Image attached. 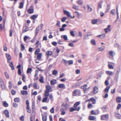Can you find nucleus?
<instances>
[{"mask_svg":"<svg viewBox=\"0 0 121 121\" xmlns=\"http://www.w3.org/2000/svg\"><path fill=\"white\" fill-rule=\"evenodd\" d=\"M43 25V24H41L40 25L36 27L35 31V36L37 35L39 30L42 28Z\"/></svg>","mask_w":121,"mask_h":121,"instance_id":"1","label":"nucleus"},{"mask_svg":"<svg viewBox=\"0 0 121 121\" xmlns=\"http://www.w3.org/2000/svg\"><path fill=\"white\" fill-rule=\"evenodd\" d=\"M63 12L64 14L66 15L68 18H72V17L70 15V13L69 12L65 10H63Z\"/></svg>","mask_w":121,"mask_h":121,"instance_id":"2","label":"nucleus"},{"mask_svg":"<svg viewBox=\"0 0 121 121\" xmlns=\"http://www.w3.org/2000/svg\"><path fill=\"white\" fill-rule=\"evenodd\" d=\"M80 108L81 107L80 106L78 107V108H70V112H71L75 110L79 111L80 109Z\"/></svg>","mask_w":121,"mask_h":121,"instance_id":"3","label":"nucleus"},{"mask_svg":"<svg viewBox=\"0 0 121 121\" xmlns=\"http://www.w3.org/2000/svg\"><path fill=\"white\" fill-rule=\"evenodd\" d=\"M87 85L86 84H85L83 86L81 87V89H83L84 92H86L87 90H88V89L86 88Z\"/></svg>","mask_w":121,"mask_h":121,"instance_id":"4","label":"nucleus"},{"mask_svg":"<svg viewBox=\"0 0 121 121\" xmlns=\"http://www.w3.org/2000/svg\"><path fill=\"white\" fill-rule=\"evenodd\" d=\"M58 87L59 88H62L63 89H65L66 88L65 85L63 84H58Z\"/></svg>","mask_w":121,"mask_h":121,"instance_id":"5","label":"nucleus"},{"mask_svg":"<svg viewBox=\"0 0 121 121\" xmlns=\"http://www.w3.org/2000/svg\"><path fill=\"white\" fill-rule=\"evenodd\" d=\"M108 118V116L107 114L103 115L101 116V119L102 120H105L106 119Z\"/></svg>","mask_w":121,"mask_h":121,"instance_id":"6","label":"nucleus"},{"mask_svg":"<svg viewBox=\"0 0 121 121\" xmlns=\"http://www.w3.org/2000/svg\"><path fill=\"white\" fill-rule=\"evenodd\" d=\"M3 112L6 117H9V112L6 109L4 110Z\"/></svg>","mask_w":121,"mask_h":121,"instance_id":"7","label":"nucleus"},{"mask_svg":"<svg viewBox=\"0 0 121 121\" xmlns=\"http://www.w3.org/2000/svg\"><path fill=\"white\" fill-rule=\"evenodd\" d=\"M25 0H23L21 2L19 7L20 9H22L23 7L24 4V3Z\"/></svg>","mask_w":121,"mask_h":121,"instance_id":"8","label":"nucleus"},{"mask_svg":"<svg viewBox=\"0 0 121 121\" xmlns=\"http://www.w3.org/2000/svg\"><path fill=\"white\" fill-rule=\"evenodd\" d=\"M98 87L97 86H95L93 89V93L94 94H96L98 92Z\"/></svg>","mask_w":121,"mask_h":121,"instance_id":"9","label":"nucleus"},{"mask_svg":"<svg viewBox=\"0 0 121 121\" xmlns=\"http://www.w3.org/2000/svg\"><path fill=\"white\" fill-rule=\"evenodd\" d=\"M102 3L103 2L102 1H100L99 3L97 9V11H99V9L102 8Z\"/></svg>","mask_w":121,"mask_h":121,"instance_id":"10","label":"nucleus"},{"mask_svg":"<svg viewBox=\"0 0 121 121\" xmlns=\"http://www.w3.org/2000/svg\"><path fill=\"white\" fill-rule=\"evenodd\" d=\"M120 71V70L119 69L117 70L115 73V78L116 79H118L119 78V75Z\"/></svg>","mask_w":121,"mask_h":121,"instance_id":"11","label":"nucleus"},{"mask_svg":"<svg viewBox=\"0 0 121 121\" xmlns=\"http://www.w3.org/2000/svg\"><path fill=\"white\" fill-rule=\"evenodd\" d=\"M46 88L47 89L46 91L49 92H51L52 91V90L51 86L48 85H47L46 86Z\"/></svg>","mask_w":121,"mask_h":121,"instance_id":"12","label":"nucleus"},{"mask_svg":"<svg viewBox=\"0 0 121 121\" xmlns=\"http://www.w3.org/2000/svg\"><path fill=\"white\" fill-rule=\"evenodd\" d=\"M28 12L29 14L32 13L34 12V9H29L28 10Z\"/></svg>","mask_w":121,"mask_h":121,"instance_id":"13","label":"nucleus"},{"mask_svg":"<svg viewBox=\"0 0 121 121\" xmlns=\"http://www.w3.org/2000/svg\"><path fill=\"white\" fill-rule=\"evenodd\" d=\"M96 118L95 117L93 116H90L89 117V119L91 120H94Z\"/></svg>","mask_w":121,"mask_h":121,"instance_id":"14","label":"nucleus"},{"mask_svg":"<svg viewBox=\"0 0 121 121\" xmlns=\"http://www.w3.org/2000/svg\"><path fill=\"white\" fill-rule=\"evenodd\" d=\"M21 93L22 95H26L27 94V91H22Z\"/></svg>","mask_w":121,"mask_h":121,"instance_id":"15","label":"nucleus"},{"mask_svg":"<svg viewBox=\"0 0 121 121\" xmlns=\"http://www.w3.org/2000/svg\"><path fill=\"white\" fill-rule=\"evenodd\" d=\"M116 10L114 9H113L112 10L110 13L111 14H112L113 15H115L116 14Z\"/></svg>","mask_w":121,"mask_h":121,"instance_id":"16","label":"nucleus"},{"mask_svg":"<svg viewBox=\"0 0 121 121\" xmlns=\"http://www.w3.org/2000/svg\"><path fill=\"white\" fill-rule=\"evenodd\" d=\"M42 120L43 121H47V116L45 115H42Z\"/></svg>","mask_w":121,"mask_h":121,"instance_id":"17","label":"nucleus"},{"mask_svg":"<svg viewBox=\"0 0 121 121\" xmlns=\"http://www.w3.org/2000/svg\"><path fill=\"white\" fill-rule=\"evenodd\" d=\"M9 65L11 67V68L13 70H14V68L13 64L12 62H11L9 64Z\"/></svg>","mask_w":121,"mask_h":121,"instance_id":"18","label":"nucleus"},{"mask_svg":"<svg viewBox=\"0 0 121 121\" xmlns=\"http://www.w3.org/2000/svg\"><path fill=\"white\" fill-rule=\"evenodd\" d=\"M80 102H76L74 104V108H78L77 106L80 104Z\"/></svg>","mask_w":121,"mask_h":121,"instance_id":"19","label":"nucleus"},{"mask_svg":"<svg viewBox=\"0 0 121 121\" xmlns=\"http://www.w3.org/2000/svg\"><path fill=\"white\" fill-rule=\"evenodd\" d=\"M38 16V15H33L31 16V18L33 20H35L37 18Z\"/></svg>","mask_w":121,"mask_h":121,"instance_id":"20","label":"nucleus"},{"mask_svg":"<svg viewBox=\"0 0 121 121\" xmlns=\"http://www.w3.org/2000/svg\"><path fill=\"white\" fill-rule=\"evenodd\" d=\"M61 37L62 38L63 37V39L65 40H67L68 39L67 36L66 35H62L61 36Z\"/></svg>","mask_w":121,"mask_h":121,"instance_id":"21","label":"nucleus"},{"mask_svg":"<svg viewBox=\"0 0 121 121\" xmlns=\"http://www.w3.org/2000/svg\"><path fill=\"white\" fill-rule=\"evenodd\" d=\"M46 53L48 56H49L52 54V52L51 51H48Z\"/></svg>","mask_w":121,"mask_h":121,"instance_id":"22","label":"nucleus"},{"mask_svg":"<svg viewBox=\"0 0 121 121\" xmlns=\"http://www.w3.org/2000/svg\"><path fill=\"white\" fill-rule=\"evenodd\" d=\"M106 73L107 74L110 75H112L113 74L112 72L109 71H106Z\"/></svg>","mask_w":121,"mask_h":121,"instance_id":"23","label":"nucleus"},{"mask_svg":"<svg viewBox=\"0 0 121 121\" xmlns=\"http://www.w3.org/2000/svg\"><path fill=\"white\" fill-rule=\"evenodd\" d=\"M43 78L42 76H41L40 78V79H39V82L42 83H44V82L43 81Z\"/></svg>","mask_w":121,"mask_h":121,"instance_id":"24","label":"nucleus"},{"mask_svg":"<svg viewBox=\"0 0 121 121\" xmlns=\"http://www.w3.org/2000/svg\"><path fill=\"white\" fill-rule=\"evenodd\" d=\"M87 10L88 11L90 12L92 10V9L90 6L88 4L87 5Z\"/></svg>","mask_w":121,"mask_h":121,"instance_id":"25","label":"nucleus"},{"mask_svg":"<svg viewBox=\"0 0 121 121\" xmlns=\"http://www.w3.org/2000/svg\"><path fill=\"white\" fill-rule=\"evenodd\" d=\"M32 71V69L31 68H28L27 72V73H31Z\"/></svg>","mask_w":121,"mask_h":121,"instance_id":"26","label":"nucleus"},{"mask_svg":"<svg viewBox=\"0 0 121 121\" xmlns=\"http://www.w3.org/2000/svg\"><path fill=\"white\" fill-rule=\"evenodd\" d=\"M105 36V34H103L102 35H98L97 36V37H100L101 38L103 39L104 38Z\"/></svg>","mask_w":121,"mask_h":121,"instance_id":"27","label":"nucleus"},{"mask_svg":"<svg viewBox=\"0 0 121 121\" xmlns=\"http://www.w3.org/2000/svg\"><path fill=\"white\" fill-rule=\"evenodd\" d=\"M3 104L4 106L5 107H7L8 106V104L7 103L6 101H3Z\"/></svg>","mask_w":121,"mask_h":121,"instance_id":"28","label":"nucleus"},{"mask_svg":"<svg viewBox=\"0 0 121 121\" xmlns=\"http://www.w3.org/2000/svg\"><path fill=\"white\" fill-rule=\"evenodd\" d=\"M4 74L6 78L7 79H9V76L7 73L6 72H5L4 73Z\"/></svg>","mask_w":121,"mask_h":121,"instance_id":"29","label":"nucleus"},{"mask_svg":"<svg viewBox=\"0 0 121 121\" xmlns=\"http://www.w3.org/2000/svg\"><path fill=\"white\" fill-rule=\"evenodd\" d=\"M14 100L15 102H18L20 101V99L19 98H14Z\"/></svg>","mask_w":121,"mask_h":121,"instance_id":"30","label":"nucleus"},{"mask_svg":"<svg viewBox=\"0 0 121 121\" xmlns=\"http://www.w3.org/2000/svg\"><path fill=\"white\" fill-rule=\"evenodd\" d=\"M56 82V81L54 79L52 80L51 82V85H54Z\"/></svg>","mask_w":121,"mask_h":121,"instance_id":"31","label":"nucleus"},{"mask_svg":"<svg viewBox=\"0 0 121 121\" xmlns=\"http://www.w3.org/2000/svg\"><path fill=\"white\" fill-rule=\"evenodd\" d=\"M6 56L7 59H11V56L9 54H6Z\"/></svg>","mask_w":121,"mask_h":121,"instance_id":"32","label":"nucleus"},{"mask_svg":"<svg viewBox=\"0 0 121 121\" xmlns=\"http://www.w3.org/2000/svg\"><path fill=\"white\" fill-rule=\"evenodd\" d=\"M67 18L66 17H63L61 19V21L63 22H65V20L67 19Z\"/></svg>","mask_w":121,"mask_h":121,"instance_id":"33","label":"nucleus"},{"mask_svg":"<svg viewBox=\"0 0 121 121\" xmlns=\"http://www.w3.org/2000/svg\"><path fill=\"white\" fill-rule=\"evenodd\" d=\"M91 43L94 45H95L96 44L95 41L94 39H92L91 40Z\"/></svg>","mask_w":121,"mask_h":121,"instance_id":"34","label":"nucleus"},{"mask_svg":"<svg viewBox=\"0 0 121 121\" xmlns=\"http://www.w3.org/2000/svg\"><path fill=\"white\" fill-rule=\"evenodd\" d=\"M105 49V47L102 46L101 48H99V51H104Z\"/></svg>","mask_w":121,"mask_h":121,"instance_id":"35","label":"nucleus"},{"mask_svg":"<svg viewBox=\"0 0 121 121\" xmlns=\"http://www.w3.org/2000/svg\"><path fill=\"white\" fill-rule=\"evenodd\" d=\"M57 73V71L56 70H53L52 72V74L54 75H56Z\"/></svg>","mask_w":121,"mask_h":121,"instance_id":"36","label":"nucleus"},{"mask_svg":"<svg viewBox=\"0 0 121 121\" xmlns=\"http://www.w3.org/2000/svg\"><path fill=\"white\" fill-rule=\"evenodd\" d=\"M40 50L39 48L37 49L35 51V54H38L40 52Z\"/></svg>","mask_w":121,"mask_h":121,"instance_id":"37","label":"nucleus"},{"mask_svg":"<svg viewBox=\"0 0 121 121\" xmlns=\"http://www.w3.org/2000/svg\"><path fill=\"white\" fill-rule=\"evenodd\" d=\"M63 60L64 61V62L65 63V65H68V61H67L64 59H63Z\"/></svg>","mask_w":121,"mask_h":121,"instance_id":"38","label":"nucleus"},{"mask_svg":"<svg viewBox=\"0 0 121 121\" xmlns=\"http://www.w3.org/2000/svg\"><path fill=\"white\" fill-rule=\"evenodd\" d=\"M109 54L110 56H113L114 55L113 52L112 51H110L109 53Z\"/></svg>","mask_w":121,"mask_h":121,"instance_id":"39","label":"nucleus"},{"mask_svg":"<svg viewBox=\"0 0 121 121\" xmlns=\"http://www.w3.org/2000/svg\"><path fill=\"white\" fill-rule=\"evenodd\" d=\"M110 87L109 86H107L104 89V91L107 92H108L110 89Z\"/></svg>","mask_w":121,"mask_h":121,"instance_id":"40","label":"nucleus"},{"mask_svg":"<svg viewBox=\"0 0 121 121\" xmlns=\"http://www.w3.org/2000/svg\"><path fill=\"white\" fill-rule=\"evenodd\" d=\"M49 93L48 91H46L45 92V95L44 96L45 97H47L49 96Z\"/></svg>","mask_w":121,"mask_h":121,"instance_id":"41","label":"nucleus"},{"mask_svg":"<svg viewBox=\"0 0 121 121\" xmlns=\"http://www.w3.org/2000/svg\"><path fill=\"white\" fill-rule=\"evenodd\" d=\"M117 101L119 103L121 102V98L120 97H117L116 98Z\"/></svg>","mask_w":121,"mask_h":121,"instance_id":"42","label":"nucleus"},{"mask_svg":"<svg viewBox=\"0 0 121 121\" xmlns=\"http://www.w3.org/2000/svg\"><path fill=\"white\" fill-rule=\"evenodd\" d=\"M1 86V87L2 89L3 90H4L5 89V87L4 85V84H3L2 85H0Z\"/></svg>","mask_w":121,"mask_h":121,"instance_id":"43","label":"nucleus"},{"mask_svg":"<svg viewBox=\"0 0 121 121\" xmlns=\"http://www.w3.org/2000/svg\"><path fill=\"white\" fill-rule=\"evenodd\" d=\"M78 6H77L76 5H73V8L74 9L77 10L78 9Z\"/></svg>","mask_w":121,"mask_h":121,"instance_id":"44","label":"nucleus"},{"mask_svg":"<svg viewBox=\"0 0 121 121\" xmlns=\"http://www.w3.org/2000/svg\"><path fill=\"white\" fill-rule=\"evenodd\" d=\"M11 92L12 94L13 95H15V94H16V91L15 90H13V89H12L11 90Z\"/></svg>","mask_w":121,"mask_h":121,"instance_id":"45","label":"nucleus"},{"mask_svg":"<svg viewBox=\"0 0 121 121\" xmlns=\"http://www.w3.org/2000/svg\"><path fill=\"white\" fill-rule=\"evenodd\" d=\"M42 54L41 53H39L37 56V58L38 59H39L41 58Z\"/></svg>","mask_w":121,"mask_h":121,"instance_id":"46","label":"nucleus"},{"mask_svg":"<svg viewBox=\"0 0 121 121\" xmlns=\"http://www.w3.org/2000/svg\"><path fill=\"white\" fill-rule=\"evenodd\" d=\"M56 25L58 26L59 27H60V21H57V23L56 24Z\"/></svg>","mask_w":121,"mask_h":121,"instance_id":"47","label":"nucleus"},{"mask_svg":"<svg viewBox=\"0 0 121 121\" xmlns=\"http://www.w3.org/2000/svg\"><path fill=\"white\" fill-rule=\"evenodd\" d=\"M97 22V19L93 20L92 21V23L93 24H95Z\"/></svg>","mask_w":121,"mask_h":121,"instance_id":"48","label":"nucleus"},{"mask_svg":"<svg viewBox=\"0 0 121 121\" xmlns=\"http://www.w3.org/2000/svg\"><path fill=\"white\" fill-rule=\"evenodd\" d=\"M77 3L79 4H82V1L81 0H79L77 1Z\"/></svg>","mask_w":121,"mask_h":121,"instance_id":"49","label":"nucleus"},{"mask_svg":"<svg viewBox=\"0 0 121 121\" xmlns=\"http://www.w3.org/2000/svg\"><path fill=\"white\" fill-rule=\"evenodd\" d=\"M50 112L52 113H53L54 112V108L53 107H52L50 110Z\"/></svg>","mask_w":121,"mask_h":121,"instance_id":"50","label":"nucleus"},{"mask_svg":"<svg viewBox=\"0 0 121 121\" xmlns=\"http://www.w3.org/2000/svg\"><path fill=\"white\" fill-rule=\"evenodd\" d=\"M82 34L81 32L79 31L78 32V36L80 37H82Z\"/></svg>","mask_w":121,"mask_h":121,"instance_id":"51","label":"nucleus"},{"mask_svg":"<svg viewBox=\"0 0 121 121\" xmlns=\"http://www.w3.org/2000/svg\"><path fill=\"white\" fill-rule=\"evenodd\" d=\"M68 65L73 64V61L72 60H70L68 61Z\"/></svg>","mask_w":121,"mask_h":121,"instance_id":"52","label":"nucleus"},{"mask_svg":"<svg viewBox=\"0 0 121 121\" xmlns=\"http://www.w3.org/2000/svg\"><path fill=\"white\" fill-rule=\"evenodd\" d=\"M78 90L77 89L75 90L73 92V95H75L77 93Z\"/></svg>","mask_w":121,"mask_h":121,"instance_id":"53","label":"nucleus"},{"mask_svg":"<svg viewBox=\"0 0 121 121\" xmlns=\"http://www.w3.org/2000/svg\"><path fill=\"white\" fill-rule=\"evenodd\" d=\"M75 13H76V17H77L79 18L80 16V14L79 12H75Z\"/></svg>","mask_w":121,"mask_h":121,"instance_id":"54","label":"nucleus"},{"mask_svg":"<svg viewBox=\"0 0 121 121\" xmlns=\"http://www.w3.org/2000/svg\"><path fill=\"white\" fill-rule=\"evenodd\" d=\"M21 49L22 51H23L25 49V47L23 44H21Z\"/></svg>","mask_w":121,"mask_h":121,"instance_id":"55","label":"nucleus"},{"mask_svg":"<svg viewBox=\"0 0 121 121\" xmlns=\"http://www.w3.org/2000/svg\"><path fill=\"white\" fill-rule=\"evenodd\" d=\"M13 105L14 108H17L18 106V105L15 103H13Z\"/></svg>","mask_w":121,"mask_h":121,"instance_id":"56","label":"nucleus"},{"mask_svg":"<svg viewBox=\"0 0 121 121\" xmlns=\"http://www.w3.org/2000/svg\"><path fill=\"white\" fill-rule=\"evenodd\" d=\"M4 84V82L2 79L0 78V85L3 84Z\"/></svg>","mask_w":121,"mask_h":121,"instance_id":"57","label":"nucleus"},{"mask_svg":"<svg viewBox=\"0 0 121 121\" xmlns=\"http://www.w3.org/2000/svg\"><path fill=\"white\" fill-rule=\"evenodd\" d=\"M48 98L47 97H45L43 98V99L42 100V102H44L46 101L47 99Z\"/></svg>","mask_w":121,"mask_h":121,"instance_id":"58","label":"nucleus"},{"mask_svg":"<svg viewBox=\"0 0 121 121\" xmlns=\"http://www.w3.org/2000/svg\"><path fill=\"white\" fill-rule=\"evenodd\" d=\"M29 30L28 28H26L24 30H23L22 32L23 33H25L29 31Z\"/></svg>","mask_w":121,"mask_h":121,"instance_id":"59","label":"nucleus"},{"mask_svg":"<svg viewBox=\"0 0 121 121\" xmlns=\"http://www.w3.org/2000/svg\"><path fill=\"white\" fill-rule=\"evenodd\" d=\"M70 33L71 35L73 37H74V34L73 31H70Z\"/></svg>","mask_w":121,"mask_h":121,"instance_id":"60","label":"nucleus"},{"mask_svg":"<svg viewBox=\"0 0 121 121\" xmlns=\"http://www.w3.org/2000/svg\"><path fill=\"white\" fill-rule=\"evenodd\" d=\"M68 45L69 46L73 47L74 46V44L72 43H69L68 44Z\"/></svg>","mask_w":121,"mask_h":121,"instance_id":"61","label":"nucleus"},{"mask_svg":"<svg viewBox=\"0 0 121 121\" xmlns=\"http://www.w3.org/2000/svg\"><path fill=\"white\" fill-rule=\"evenodd\" d=\"M91 113L92 114L94 115H96V113L94 111V110H92L91 111Z\"/></svg>","mask_w":121,"mask_h":121,"instance_id":"62","label":"nucleus"},{"mask_svg":"<svg viewBox=\"0 0 121 121\" xmlns=\"http://www.w3.org/2000/svg\"><path fill=\"white\" fill-rule=\"evenodd\" d=\"M88 106L89 108H91L93 107V105H92L91 104H89L88 105Z\"/></svg>","mask_w":121,"mask_h":121,"instance_id":"63","label":"nucleus"},{"mask_svg":"<svg viewBox=\"0 0 121 121\" xmlns=\"http://www.w3.org/2000/svg\"><path fill=\"white\" fill-rule=\"evenodd\" d=\"M29 37L27 36H25L24 37V41H26L27 39L29 38Z\"/></svg>","mask_w":121,"mask_h":121,"instance_id":"64","label":"nucleus"}]
</instances>
